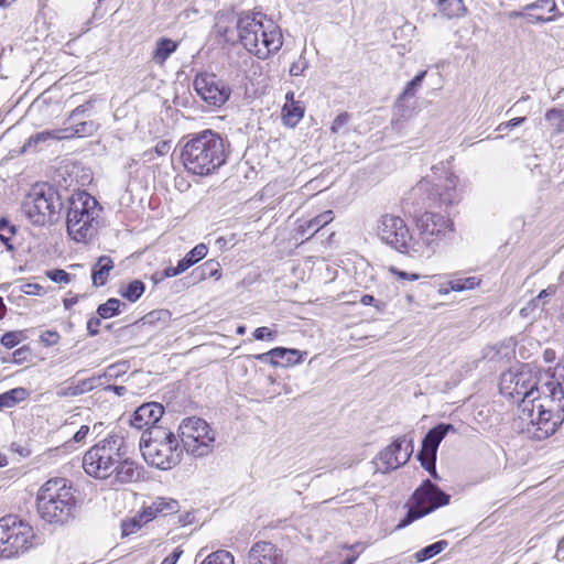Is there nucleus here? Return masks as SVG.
<instances>
[{"instance_id":"nucleus-57","label":"nucleus","mask_w":564,"mask_h":564,"mask_svg":"<svg viewBox=\"0 0 564 564\" xmlns=\"http://www.w3.org/2000/svg\"><path fill=\"white\" fill-rule=\"evenodd\" d=\"M527 19L531 23H541V22H549L552 21V17H545L542 13H535L534 11H530L525 14Z\"/></svg>"},{"instance_id":"nucleus-25","label":"nucleus","mask_w":564,"mask_h":564,"mask_svg":"<svg viewBox=\"0 0 564 564\" xmlns=\"http://www.w3.org/2000/svg\"><path fill=\"white\" fill-rule=\"evenodd\" d=\"M304 116V107L295 100L285 102L282 108V120L286 127L294 128Z\"/></svg>"},{"instance_id":"nucleus-42","label":"nucleus","mask_w":564,"mask_h":564,"mask_svg":"<svg viewBox=\"0 0 564 564\" xmlns=\"http://www.w3.org/2000/svg\"><path fill=\"white\" fill-rule=\"evenodd\" d=\"M143 523V520L140 519V516L137 518H132L130 520L123 521L121 524L122 529V535L128 536L134 532H137L139 529H141Z\"/></svg>"},{"instance_id":"nucleus-35","label":"nucleus","mask_w":564,"mask_h":564,"mask_svg":"<svg viewBox=\"0 0 564 564\" xmlns=\"http://www.w3.org/2000/svg\"><path fill=\"white\" fill-rule=\"evenodd\" d=\"M145 285L140 280L131 281L126 288L120 290V295L130 302H137L144 293Z\"/></svg>"},{"instance_id":"nucleus-6","label":"nucleus","mask_w":564,"mask_h":564,"mask_svg":"<svg viewBox=\"0 0 564 564\" xmlns=\"http://www.w3.org/2000/svg\"><path fill=\"white\" fill-rule=\"evenodd\" d=\"M416 225L420 234L417 238H412V258H430L441 242L451 239L454 232L453 223L441 214L426 212L417 218Z\"/></svg>"},{"instance_id":"nucleus-31","label":"nucleus","mask_w":564,"mask_h":564,"mask_svg":"<svg viewBox=\"0 0 564 564\" xmlns=\"http://www.w3.org/2000/svg\"><path fill=\"white\" fill-rule=\"evenodd\" d=\"M207 246L205 243H198L189 252H187L185 257L180 260V262L186 271L198 261L203 260L207 256Z\"/></svg>"},{"instance_id":"nucleus-34","label":"nucleus","mask_w":564,"mask_h":564,"mask_svg":"<svg viewBox=\"0 0 564 564\" xmlns=\"http://www.w3.org/2000/svg\"><path fill=\"white\" fill-rule=\"evenodd\" d=\"M73 122L74 124L66 129L70 132V135L88 137L93 135L98 129V124L93 120H76Z\"/></svg>"},{"instance_id":"nucleus-46","label":"nucleus","mask_w":564,"mask_h":564,"mask_svg":"<svg viewBox=\"0 0 564 564\" xmlns=\"http://www.w3.org/2000/svg\"><path fill=\"white\" fill-rule=\"evenodd\" d=\"M52 138H54V135L51 131H42V132L35 133L29 138L28 142L23 147V150L25 151L26 149L35 147L40 142H44Z\"/></svg>"},{"instance_id":"nucleus-52","label":"nucleus","mask_w":564,"mask_h":564,"mask_svg":"<svg viewBox=\"0 0 564 564\" xmlns=\"http://www.w3.org/2000/svg\"><path fill=\"white\" fill-rule=\"evenodd\" d=\"M40 338L45 346H54L59 340V334L55 330H45Z\"/></svg>"},{"instance_id":"nucleus-8","label":"nucleus","mask_w":564,"mask_h":564,"mask_svg":"<svg viewBox=\"0 0 564 564\" xmlns=\"http://www.w3.org/2000/svg\"><path fill=\"white\" fill-rule=\"evenodd\" d=\"M98 202L87 192L73 194L68 199L66 225L67 232L77 242H85L95 231Z\"/></svg>"},{"instance_id":"nucleus-2","label":"nucleus","mask_w":564,"mask_h":564,"mask_svg":"<svg viewBox=\"0 0 564 564\" xmlns=\"http://www.w3.org/2000/svg\"><path fill=\"white\" fill-rule=\"evenodd\" d=\"M229 143L212 130L194 134L183 145L181 159L191 174L207 176L223 166L228 158Z\"/></svg>"},{"instance_id":"nucleus-19","label":"nucleus","mask_w":564,"mask_h":564,"mask_svg":"<svg viewBox=\"0 0 564 564\" xmlns=\"http://www.w3.org/2000/svg\"><path fill=\"white\" fill-rule=\"evenodd\" d=\"M164 414V408L158 402H149L140 405L130 419V424L138 429L149 431L150 429H161L156 423Z\"/></svg>"},{"instance_id":"nucleus-18","label":"nucleus","mask_w":564,"mask_h":564,"mask_svg":"<svg viewBox=\"0 0 564 564\" xmlns=\"http://www.w3.org/2000/svg\"><path fill=\"white\" fill-rule=\"evenodd\" d=\"M449 432H456V429L454 425L448 423H440L435 427L431 429L424 436L421 451L417 454V459L422 467H424L435 479L438 478L435 467L437 448L443 438Z\"/></svg>"},{"instance_id":"nucleus-37","label":"nucleus","mask_w":564,"mask_h":564,"mask_svg":"<svg viewBox=\"0 0 564 564\" xmlns=\"http://www.w3.org/2000/svg\"><path fill=\"white\" fill-rule=\"evenodd\" d=\"M121 303L118 299L111 297L106 303L100 304L97 308V314L100 318H110L120 313Z\"/></svg>"},{"instance_id":"nucleus-56","label":"nucleus","mask_w":564,"mask_h":564,"mask_svg":"<svg viewBox=\"0 0 564 564\" xmlns=\"http://www.w3.org/2000/svg\"><path fill=\"white\" fill-rule=\"evenodd\" d=\"M253 337L257 340L273 339L274 334L268 327H258L253 332Z\"/></svg>"},{"instance_id":"nucleus-3","label":"nucleus","mask_w":564,"mask_h":564,"mask_svg":"<svg viewBox=\"0 0 564 564\" xmlns=\"http://www.w3.org/2000/svg\"><path fill=\"white\" fill-rule=\"evenodd\" d=\"M237 30L242 46L260 59L268 58L283 45L280 26L260 12L241 15Z\"/></svg>"},{"instance_id":"nucleus-13","label":"nucleus","mask_w":564,"mask_h":564,"mask_svg":"<svg viewBox=\"0 0 564 564\" xmlns=\"http://www.w3.org/2000/svg\"><path fill=\"white\" fill-rule=\"evenodd\" d=\"M178 432L183 447L188 454L203 457L213 449L215 433L203 419H184L180 424Z\"/></svg>"},{"instance_id":"nucleus-26","label":"nucleus","mask_w":564,"mask_h":564,"mask_svg":"<svg viewBox=\"0 0 564 564\" xmlns=\"http://www.w3.org/2000/svg\"><path fill=\"white\" fill-rule=\"evenodd\" d=\"M177 48L173 40L161 37L158 40L152 58L156 64H163Z\"/></svg>"},{"instance_id":"nucleus-27","label":"nucleus","mask_w":564,"mask_h":564,"mask_svg":"<svg viewBox=\"0 0 564 564\" xmlns=\"http://www.w3.org/2000/svg\"><path fill=\"white\" fill-rule=\"evenodd\" d=\"M480 283V279L476 276H469V278H457L454 280H451L447 283V286H443L440 289L441 294H447L449 291L455 292H462L466 290H473L476 286H478Z\"/></svg>"},{"instance_id":"nucleus-63","label":"nucleus","mask_w":564,"mask_h":564,"mask_svg":"<svg viewBox=\"0 0 564 564\" xmlns=\"http://www.w3.org/2000/svg\"><path fill=\"white\" fill-rule=\"evenodd\" d=\"M183 551L180 547H176L169 556H166L161 564H176L180 560Z\"/></svg>"},{"instance_id":"nucleus-20","label":"nucleus","mask_w":564,"mask_h":564,"mask_svg":"<svg viewBox=\"0 0 564 564\" xmlns=\"http://www.w3.org/2000/svg\"><path fill=\"white\" fill-rule=\"evenodd\" d=\"M253 357L263 362L269 361L273 366L289 367L300 364L302 354L297 349L276 347L268 352L258 354Z\"/></svg>"},{"instance_id":"nucleus-45","label":"nucleus","mask_w":564,"mask_h":564,"mask_svg":"<svg viewBox=\"0 0 564 564\" xmlns=\"http://www.w3.org/2000/svg\"><path fill=\"white\" fill-rule=\"evenodd\" d=\"M555 9L556 4L554 0H539L525 7V10L529 11L545 10L549 13L553 12Z\"/></svg>"},{"instance_id":"nucleus-49","label":"nucleus","mask_w":564,"mask_h":564,"mask_svg":"<svg viewBox=\"0 0 564 564\" xmlns=\"http://www.w3.org/2000/svg\"><path fill=\"white\" fill-rule=\"evenodd\" d=\"M140 519L143 520V523H148L149 521L153 520L154 518L161 516L160 510L158 507H155L154 501L150 505L143 508L142 512L139 514Z\"/></svg>"},{"instance_id":"nucleus-48","label":"nucleus","mask_w":564,"mask_h":564,"mask_svg":"<svg viewBox=\"0 0 564 564\" xmlns=\"http://www.w3.org/2000/svg\"><path fill=\"white\" fill-rule=\"evenodd\" d=\"M56 395L58 398H72V397H78L79 390L77 388V384L72 382L67 386H62L57 389Z\"/></svg>"},{"instance_id":"nucleus-58","label":"nucleus","mask_w":564,"mask_h":564,"mask_svg":"<svg viewBox=\"0 0 564 564\" xmlns=\"http://www.w3.org/2000/svg\"><path fill=\"white\" fill-rule=\"evenodd\" d=\"M171 147H172L171 145V141H167V140L160 141L154 147V152L159 156H164V155H166L170 152Z\"/></svg>"},{"instance_id":"nucleus-24","label":"nucleus","mask_w":564,"mask_h":564,"mask_svg":"<svg viewBox=\"0 0 564 564\" xmlns=\"http://www.w3.org/2000/svg\"><path fill=\"white\" fill-rule=\"evenodd\" d=\"M334 219V213L333 210H326L316 217L304 221L300 225L299 231L302 235L310 234L307 239L313 237L317 231H319L323 227H325L327 224H329Z\"/></svg>"},{"instance_id":"nucleus-62","label":"nucleus","mask_w":564,"mask_h":564,"mask_svg":"<svg viewBox=\"0 0 564 564\" xmlns=\"http://www.w3.org/2000/svg\"><path fill=\"white\" fill-rule=\"evenodd\" d=\"M556 293V286L550 285L546 289L542 290L536 297L533 299V302H541L547 297L553 296Z\"/></svg>"},{"instance_id":"nucleus-47","label":"nucleus","mask_w":564,"mask_h":564,"mask_svg":"<svg viewBox=\"0 0 564 564\" xmlns=\"http://www.w3.org/2000/svg\"><path fill=\"white\" fill-rule=\"evenodd\" d=\"M307 67L308 61L301 55L294 63H292L289 72L291 76H300L303 75Z\"/></svg>"},{"instance_id":"nucleus-61","label":"nucleus","mask_w":564,"mask_h":564,"mask_svg":"<svg viewBox=\"0 0 564 564\" xmlns=\"http://www.w3.org/2000/svg\"><path fill=\"white\" fill-rule=\"evenodd\" d=\"M29 354H30V349L26 346L14 350V352H13L14 362H18V364L23 362L26 359V357L29 356Z\"/></svg>"},{"instance_id":"nucleus-12","label":"nucleus","mask_w":564,"mask_h":564,"mask_svg":"<svg viewBox=\"0 0 564 564\" xmlns=\"http://www.w3.org/2000/svg\"><path fill=\"white\" fill-rule=\"evenodd\" d=\"M449 499L451 496L441 490L431 480H424L413 492L409 510L405 517L398 523L397 530H401L437 508L448 505Z\"/></svg>"},{"instance_id":"nucleus-4","label":"nucleus","mask_w":564,"mask_h":564,"mask_svg":"<svg viewBox=\"0 0 564 564\" xmlns=\"http://www.w3.org/2000/svg\"><path fill=\"white\" fill-rule=\"evenodd\" d=\"M37 512L44 521L63 525L73 520L77 512V503L66 478L48 479L39 489L36 496Z\"/></svg>"},{"instance_id":"nucleus-54","label":"nucleus","mask_w":564,"mask_h":564,"mask_svg":"<svg viewBox=\"0 0 564 564\" xmlns=\"http://www.w3.org/2000/svg\"><path fill=\"white\" fill-rule=\"evenodd\" d=\"M183 272H185V269L182 267L181 262L178 261L176 267H167V268H165L159 280H162L164 278H173V276H176V275H178V274H181Z\"/></svg>"},{"instance_id":"nucleus-50","label":"nucleus","mask_w":564,"mask_h":564,"mask_svg":"<svg viewBox=\"0 0 564 564\" xmlns=\"http://www.w3.org/2000/svg\"><path fill=\"white\" fill-rule=\"evenodd\" d=\"M20 341V334L17 332H8L2 335L0 343L2 346L11 349L15 347Z\"/></svg>"},{"instance_id":"nucleus-17","label":"nucleus","mask_w":564,"mask_h":564,"mask_svg":"<svg viewBox=\"0 0 564 564\" xmlns=\"http://www.w3.org/2000/svg\"><path fill=\"white\" fill-rule=\"evenodd\" d=\"M412 452V440H406L405 436L394 440L375 458L376 471L386 474L399 468L410 459Z\"/></svg>"},{"instance_id":"nucleus-33","label":"nucleus","mask_w":564,"mask_h":564,"mask_svg":"<svg viewBox=\"0 0 564 564\" xmlns=\"http://www.w3.org/2000/svg\"><path fill=\"white\" fill-rule=\"evenodd\" d=\"M448 546V542L446 540H440L433 544H430L414 554V558L416 562H424L430 560L441 552H443Z\"/></svg>"},{"instance_id":"nucleus-60","label":"nucleus","mask_w":564,"mask_h":564,"mask_svg":"<svg viewBox=\"0 0 564 564\" xmlns=\"http://www.w3.org/2000/svg\"><path fill=\"white\" fill-rule=\"evenodd\" d=\"M390 271L397 275L398 278L402 279V280H411V281H415L419 279V274L416 273H408L405 271H402V270H399L397 268H390Z\"/></svg>"},{"instance_id":"nucleus-28","label":"nucleus","mask_w":564,"mask_h":564,"mask_svg":"<svg viewBox=\"0 0 564 564\" xmlns=\"http://www.w3.org/2000/svg\"><path fill=\"white\" fill-rule=\"evenodd\" d=\"M30 395V392L22 387L11 389L0 394V410L3 408H13L18 403L24 401Z\"/></svg>"},{"instance_id":"nucleus-59","label":"nucleus","mask_w":564,"mask_h":564,"mask_svg":"<svg viewBox=\"0 0 564 564\" xmlns=\"http://www.w3.org/2000/svg\"><path fill=\"white\" fill-rule=\"evenodd\" d=\"M101 324L100 317H91L87 322V330L90 336H96L98 334V328Z\"/></svg>"},{"instance_id":"nucleus-30","label":"nucleus","mask_w":564,"mask_h":564,"mask_svg":"<svg viewBox=\"0 0 564 564\" xmlns=\"http://www.w3.org/2000/svg\"><path fill=\"white\" fill-rule=\"evenodd\" d=\"M544 119L553 133L558 134L564 132V109L551 108L545 112Z\"/></svg>"},{"instance_id":"nucleus-40","label":"nucleus","mask_w":564,"mask_h":564,"mask_svg":"<svg viewBox=\"0 0 564 564\" xmlns=\"http://www.w3.org/2000/svg\"><path fill=\"white\" fill-rule=\"evenodd\" d=\"M200 564H234V556L228 551L219 550L208 555Z\"/></svg>"},{"instance_id":"nucleus-1","label":"nucleus","mask_w":564,"mask_h":564,"mask_svg":"<svg viewBox=\"0 0 564 564\" xmlns=\"http://www.w3.org/2000/svg\"><path fill=\"white\" fill-rule=\"evenodd\" d=\"M123 440L109 435L91 446L83 457V468L96 479L109 480L110 485H126L141 479L142 468L126 457Z\"/></svg>"},{"instance_id":"nucleus-5","label":"nucleus","mask_w":564,"mask_h":564,"mask_svg":"<svg viewBox=\"0 0 564 564\" xmlns=\"http://www.w3.org/2000/svg\"><path fill=\"white\" fill-rule=\"evenodd\" d=\"M140 451L149 465L162 470L172 469L182 459V449L177 437L164 429L143 431Z\"/></svg>"},{"instance_id":"nucleus-43","label":"nucleus","mask_w":564,"mask_h":564,"mask_svg":"<svg viewBox=\"0 0 564 564\" xmlns=\"http://www.w3.org/2000/svg\"><path fill=\"white\" fill-rule=\"evenodd\" d=\"M100 379H101V377L98 376V377L86 378V379H83V380H79L78 382H76L77 388L79 390V394L82 395L84 393L93 391L95 388H97L99 386Z\"/></svg>"},{"instance_id":"nucleus-23","label":"nucleus","mask_w":564,"mask_h":564,"mask_svg":"<svg viewBox=\"0 0 564 564\" xmlns=\"http://www.w3.org/2000/svg\"><path fill=\"white\" fill-rule=\"evenodd\" d=\"M113 261L108 256H101L93 267L91 280L95 286H102L108 281L110 271L113 269Z\"/></svg>"},{"instance_id":"nucleus-38","label":"nucleus","mask_w":564,"mask_h":564,"mask_svg":"<svg viewBox=\"0 0 564 564\" xmlns=\"http://www.w3.org/2000/svg\"><path fill=\"white\" fill-rule=\"evenodd\" d=\"M196 273L199 274L200 279H208V278H220V264L216 260H208L204 262L200 267L195 269Z\"/></svg>"},{"instance_id":"nucleus-29","label":"nucleus","mask_w":564,"mask_h":564,"mask_svg":"<svg viewBox=\"0 0 564 564\" xmlns=\"http://www.w3.org/2000/svg\"><path fill=\"white\" fill-rule=\"evenodd\" d=\"M433 2L446 18L459 17L464 11L462 0H433Z\"/></svg>"},{"instance_id":"nucleus-9","label":"nucleus","mask_w":564,"mask_h":564,"mask_svg":"<svg viewBox=\"0 0 564 564\" xmlns=\"http://www.w3.org/2000/svg\"><path fill=\"white\" fill-rule=\"evenodd\" d=\"M61 208L62 203L57 191L46 183L33 185L21 205L23 215L36 226L52 223Z\"/></svg>"},{"instance_id":"nucleus-14","label":"nucleus","mask_w":564,"mask_h":564,"mask_svg":"<svg viewBox=\"0 0 564 564\" xmlns=\"http://www.w3.org/2000/svg\"><path fill=\"white\" fill-rule=\"evenodd\" d=\"M379 238L397 251L411 257V242L409 228L399 216L383 215L378 221Z\"/></svg>"},{"instance_id":"nucleus-11","label":"nucleus","mask_w":564,"mask_h":564,"mask_svg":"<svg viewBox=\"0 0 564 564\" xmlns=\"http://www.w3.org/2000/svg\"><path fill=\"white\" fill-rule=\"evenodd\" d=\"M33 528L17 516L0 519V557L12 558L30 551L35 545Z\"/></svg>"},{"instance_id":"nucleus-22","label":"nucleus","mask_w":564,"mask_h":564,"mask_svg":"<svg viewBox=\"0 0 564 564\" xmlns=\"http://www.w3.org/2000/svg\"><path fill=\"white\" fill-rule=\"evenodd\" d=\"M564 383V357L554 367L551 380L542 384V393L550 398L551 402L556 401L557 388Z\"/></svg>"},{"instance_id":"nucleus-36","label":"nucleus","mask_w":564,"mask_h":564,"mask_svg":"<svg viewBox=\"0 0 564 564\" xmlns=\"http://www.w3.org/2000/svg\"><path fill=\"white\" fill-rule=\"evenodd\" d=\"M171 319V313L167 310H155L141 318L143 325H167Z\"/></svg>"},{"instance_id":"nucleus-44","label":"nucleus","mask_w":564,"mask_h":564,"mask_svg":"<svg viewBox=\"0 0 564 564\" xmlns=\"http://www.w3.org/2000/svg\"><path fill=\"white\" fill-rule=\"evenodd\" d=\"M46 276L55 283L67 284L72 281V275L62 269H54L46 272Z\"/></svg>"},{"instance_id":"nucleus-51","label":"nucleus","mask_w":564,"mask_h":564,"mask_svg":"<svg viewBox=\"0 0 564 564\" xmlns=\"http://www.w3.org/2000/svg\"><path fill=\"white\" fill-rule=\"evenodd\" d=\"M350 119V115L348 112L339 113L333 121L330 130L333 133L340 132L341 128H344Z\"/></svg>"},{"instance_id":"nucleus-16","label":"nucleus","mask_w":564,"mask_h":564,"mask_svg":"<svg viewBox=\"0 0 564 564\" xmlns=\"http://www.w3.org/2000/svg\"><path fill=\"white\" fill-rule=\"evenodd\" d=\"M193 86L206 104L218 108L225 105L231 95V88L226 82L212 73L196 75Z\"/></svg>"},{"instance_id":"nucleus-7","label":"nucleus","mask_w":564,"mask_h":564,"mask_svg":"<svg viewBox=\"0 0 564 564\" xmlns=\"http://www.w3.org/2000/svg\"><path fill=\"white\" fill-rule=\"evenodd\" d=\"M540 376V370L529 364L521 365L518 369H509L501 375L500 392L503 397L519 402V405L525 401L538 402L543 394L542 386H539Z\"/></svg>"},{"instance_id":"nucleus-15","label":"nucleus","mask_w":564,"mask_h":564,"mask_svg":"<svg viewBox=\"0 0 564 564\" xmlns=\"http://www.w3.org/2000/svg\"><path fill=\"white\" fill-rule=\"evenodd\" d=\"M458 177L449 174L440 183H432L427 178L421 180L413 188L415 193H426V199L432 206L447 207L457 204L460 195L457 191Z\"/></svg>"},{"instance_id":"nucleus-39","label":"nucleus","mask_w":564,"mask_h":564,"mask_svg":"<svg viewBox=\"0 0 564 564\" xmlns=\"http://www.w3.org/2000/svg\"><path fill=\"white\" fill-rule=\"evenodd\" d=\"M154 503L160 510L161 517L176 513L180 509L178 502L174 499L156 498Z\"/></svg>"},{"instance_id":"nucleus-21","label":"nucleus","mask_w":564,"mask_h":564,"mask_svg":"<svg viewBox=\"0 0 564 564\" xmlns=\"http://www.w3.org/2000/svg\"><path fill=\"white\" fill-rule=\"evenodd\" d=\"M249 564H282V554L271 542L253 544L248 554Z\"/></svg>"},{"instance_id":"nucleus-64","label":"nucleus","mask_w":564,"mask_h":564,"mask_svg":"<svg viewBox=\"0 0 564 564\" xmlns=\"http://www.w3.org/2000/svg\"><path fill=\"white\" fill-rule=\"evenodd\" d=\"M120 367H124V364L122 365H111L109 366L105 373H104V377H107V378H115V377H118L119 373L121 372V369Z\"/></svg>"},{"instance_id":"nucleus-32","label":"nucleus","mask_w":564,"mask_h":564,"mask_svg":"<svg viewBox=\"0 0 564 564\" xmlns=\"http://www.w3.org/2000/svg\"><path fill=\"white\" fill-rule=\"evenodd\" d=\"M426 74H427V70H422L412 80H410L406 84L403 93L400 95V97L397 100V104H395L397 109L401 108L402 101L404 99L415 96V93L421 87Z\"/></svg>"},{"instance_id":"nucleus-41","label":"nucleus","mask_w":564,"mask_h":564,"mask_svg":"<svg viewBox=\"0 0 564 564\" xmlns=\"http://www.w3.org/2000/svg\"><path fill=\"white\" fill-rule=\"evenodd\" d=\"M15 234L14 226H10L6 219L0 220V240L7 247L8 250H12L13 247L9 243L12 236Z\"/></svg>"},{"instance_id":"nucleus-55","label":"nucleus","mask_w":564,"mask_h":564,"mask_svg":"<svg viewBox=\"0 0 564 564\" xmlns=\"http://www.w3.org/2000/svg\"><path fill=\"white\" fill-rule=\"evenodd\" d=\"M91 107H93V106H91V102H90V101H87V102H85V104H83V105H80V106L76 107V108L72 111V113H70V116H69V120H70V121H76V120H78V119H79V117H80L82 115H84L85 112H87Z\"/></svg>"},{"instance_id":"nucleus-53","label":"nucleus","mask_w":564,"mask_h":564,"mask_svg":"<svg viewBox=\"0 0 564 564\" xmlns=\"http://www.w3.org/2000/svg\"><path fill=\"white\" fill-rule=\"evenodd\" d=\"M525 117H517V118H512L511 120L507 121V122H502L498 126L497 130L500 131V132H503L506 130H509V129H513L518 126H520L521 123H523L525 121Z\"/></svg>"},{"instance_id":"nucleus-10","label":"nucleus","mask_w":564,"mask_h":564,"mask_svg":"<svg viewBox=\"0 0 564 564\" xmlns=\"http://www.w3.org/2000/svg\"><path fill=\"white\" fill-rule=\"evenodd\" d=\"M519 420L522 431L530 438L542 441L553 435L564 422V414L560 411L553 412L543 403L525 401L519 405Z\"/></svg>"}]
</instances>
